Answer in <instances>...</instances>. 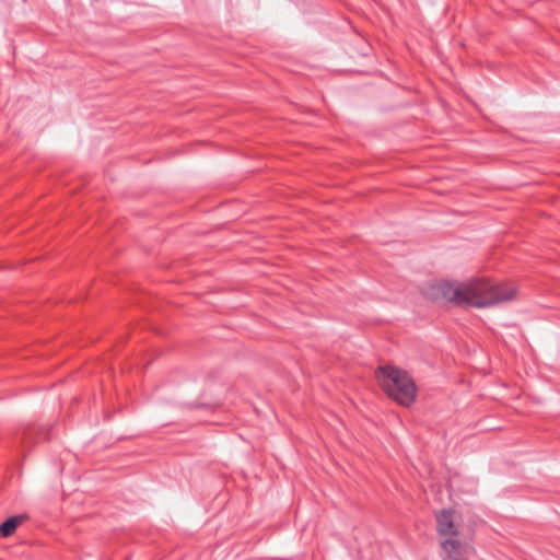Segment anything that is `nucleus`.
<instances>
[{
  "instance_id": "1",
  "label": "nucleus",
  "mask_w": 560,
  "mask_h": 560,
  "mask_svg": "<svg viewBox=\"0 0 560 560\" xmlns=\"http://www.w3.org/2000/svg\"><path fill=\"white\" fill-rule=\"evenodd\" d=\"M516 293V287L512 282L493 283L483 278L466 282H436L431 284L427 292L432 300H444L456 305L478 308L512 301L515 299Z\"/></svg>"
},
{
  "instance_id": "4",
  "label": "nucleus",
  "mask_w": 560,
  "mask_h": 560,
  "mask_svg": "<svg viewBox=\"0 0 560 560\" xmlns=\"http://www.w3.org/2000/svg\"><path fill=\"white\" fill-rule=\"evenodd\" d=\"M436 532L440 536L453 538L458 535L455 524V511L445 509L436 514Z\"/></svg>"
},
{
  "instance_id": "5",
  "label": "nucleus",
  "mask_w": 560,
  "mask_h": 560,
  "mask_svg": "<svg viewBox=\"0 0 560 560\" xmlns=\"http://www.w3.org/2000/svg\"><path fill=\"white\" fill-rule=\"evenodd\" d=\"M25 520V515H15L5 520L0 525V537L11 536Z\"/></svg>"
},
{
  "instance_id": "3",
  "label": "nucleus",
  "mask_w": 560,
  "mask_h": 560,
  "mask_svg": "<svg viewBox=\"0 0 560 560\" xmlns=\"http://www.w3.org/2000/svg\"><path fill=\"white\" fill-rule=\"evenodd\" d=\"M441 548L446 553L444 560H467L474 552L472 547L458 539L445 538L441 541Z\"/></svg>"
},
{
  "instance_id": "2",
  "label": "nucleus",
  "mask_w": 560,
  "mask_h": 560,
  "mask_svg": "<svg viewBox=\"0 0 560 560\" xmlns=\"http://www.w3.org/2000/svg\"><path fill=\"white\" fill-rule=\"evenodd\" d=\"M375 375L382 389L399 405L409 407L415 401L417 388L406 371L385 365L380 366Z\"/></svg>"
}]
</instances>
